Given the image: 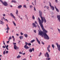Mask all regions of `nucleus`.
Returning a JSON list of instances; mask_svg holds the SVG:
<instances>
[{"mask_svg":"<svg viewBox=\"0 0 60 60\" xmlns=\"http://www.w3.org/2000/svg\"><path fill=\"white\" fill-rule=\"evenodd\" d=\"M39 12L40 16L41 18V20L39 18H38V21L39 20L38 22L39 24V25L41 26L42 30L45 32L44 33L46 34V33H48V31L46 30L44 28L42 23H43V22H45V23H46L47 21L45 18V17H42V11L41 10H39Z\"/></svg>","mask_w":60,"mask_h":60,"instance_id":"nucleus-1","label":"nucleus"},{"mask_svg":"<svg viewBox=\"0 0 60 60\" xmlns=\"http://www.w3.org/2000/svg\"><path fill=\"white\" fill-rule=\"evenodd\" d=\"M38 35H40V36H41L42 37H43L44 35V38L45 39H47V40L49 39V37L47 34L44 33L41 30L39 31Z\"/></svg>","mask_w":60,"mask_h":60,"instance_id":"nucleus-2","label":"nucleus"},{"mask_svg":"<svg viewBox=\"0 0 60 60\" xmlns=\"http://www.w3.org/2000/svg\"><path fill=\"white\" fill-rule=\"evenodd\" d=\"M49 5L50 6L51 9H52V11H54V10H55V8H54V7L53 6H52L51 5V3L50 2H49Z\"/></svg>","mask_w":60,"mask_h":60,"instance_id":"nucleus-3","label":"nucleus"},{"mask_svg":"<svg viewBox=\"0 0 60 60\" xmlns=\"http://www.w3.org/2000/svg\"><path fill=\"white\" fill-rule=\"evenodd\" d=\"M56 44L57 45V49L58 50L60 51V45H58V43H56Z\"/></svg>","mask_w":60,"mask_h":60,"instance_id":"nucleus-4","label":"nucleus"},{"mask_svg":"<svg viewBox=\"0 0 60 60\" xmlns=\"http://www.w3.org/2000/svg\"><path fill=\"white\" fill-rule=\"evenodd\" d=\"M2 4H3L4 5L6 6H8V4H7V3L5 1H4L3 3H2Z\"/></svg>","mask_w":60,"mask_h":60,"instance_id":"nucleus-5","label":"nucleus"},{"mask_svg":"<svg viewBox=\"0 0 60 60\" xmlns=\"http://www.w3.org/2000/svg\"><path fill=\"white\" fill-rule=\"evenodd\" d=\"M10 15L11 17L13 18H14L15 19V17L14 16V15L12 13H10Z\"/></svg>","mask_w":60,"mask_h":60,"instance_id":"nucleus-6","label":"nucleus"},{"mask_svg":"<svg viewBox=\"0 0 60 60\" xmlns=\"http://www.w3.org/2000/svg\"><path fill=\"white\" fill-rule=\"evenodd\" d=\"M57 17L59 22H60V15H57Z\"/></svg>","mask_w":60,"mask_h":60,"instance_id":"nucleus-7","label":"nucleus"},{"mask_svg":"<svg viewBox=\"0 0 60 60\" xmlns=\"http://www.w3.org/2000/svg\"><path fill=\"white\" fill-rule=\"evenodd\" d=\"M50 48V45H48V47L47 48V49L48 51H49V52H50V50H49V49Z\"/></svg>","mask_w":60,"mask_h":60,"instance_id":"nucleus-8","label":"nucleus"},{"mask_svg":"<svg viewBox=\"0 0 60 60\" xmlns=\"http://www.w3.org/2000/svg\"><path fill=\"white\" fill-rule=\"evenodd\" d=\"M36 39L37 41L38 42V43L39 44H41V43L40 42V41H39V40H38V38H37V37L36 38Z\"/></svg>","mask_w":60,"mask_h":60,"instance_id":"nucleus-9","label":"nucleus"},{"mask_svg":"<svg viewBox=\"0 0 60 60\" xmlns=\"http://www.w3.org/2000/svg\"><path fill=\"white\" fill-rule=\"evenodd\" d=\"M55 8L56 10L57 11V12H59V10H58V8H56V6H55Z\"/></svg>","mask_w":60,"mask_h":60,"instance_id":"nucleus-10","label":"nucleus"},{"mask_svg":"<svg viewBox=\"0 0 60 60\" xmlns=\"http://www.w3.org/2000/svg\"><path fill=\"white\" fill-rule=\"evenodd\" d=\"M24 47L25 49H28V48H29V47L27 45H25Z\"/></svg>","mask_w":60,"mask_h":60,"instance_id":"nucleus-11","label":"nucleus"},{"mask_svg":"<svg viewBox=\"0 0 60 60\" xmlns=\"http://www.w3.org/2000/svg\"><path fill=\"white\" fill-rule=\"evenodd\" d=\"M32 26H34V27H37V25H36V24L34 23H33Z\"/></svg>","mask_w":60,"mask_h":60,"instance_id":"nucleus-12","label":"nucleus"},{"mask_svg":"<svg viewBox=\"0 0 60 60\" xmlns=\"http://www.w3.org/2000/svg\"><path fill=\"white\" fill-rule=\"evenodd\" d=\"M11 3H16L17 1L15 0H12L11 2Z\"/></svg>","mask_w":60,"mask_h":60,"instance_id":"nucleus-13","label":"nucleus"},{"mask_svg":"<svg viewBox=\"0 0 60 60\" xmlns=\"http://www.w3.org/2000/svg\"><path fill=\"white\" fill-rule=\"evenodd\" d=\"M46 54L47 57V58H49V54L48 53V52H46Z\"/></svg>","mask_w":60,"mask_h":60,"instance_id":"nucleus-14","label":"nucleus"},{"mask_svg":"<svg viewBox=\"0 0 60 60\" xmlns=\"http://www.w3.org/2000/svg\"><path fill=\"white\" fill-rule=\"evenodd\" d=\"M22 7V5H19L17 8H18V9H20V8H21Z\"/></svg>","mask_w":60,"mask_h":60,"instance_id":"nucleus-15","label":"nucleus"},{"mask_svg":"<svg viewBox=\"0 0 60 60\" xmlns=\"http://www.w3.org/2000/svg\"><path fill=\"white\" fill-rule=\"evenodd\" d=\"M24 36L26 38H27V36H28V35L27 34H24Z\"/></svg>","mask_w":60,"mask_h":60,"instance_id":"nucleus-16","label":"nucleus"},{"mask_svg":"<svg viewBox=\"0 0 60 60\" xmlns=\"http://www.w3.org/2000/svg\"><path fill=\"white\" fill-rule=\"evenodd\" d=\"M0 22H0V23L1 24H2V25H3V24H4V22H3V21H1L0 20Z\"/></svg>","mask_w":60,"mask_h":60,"instance_id":"nucleus-17","label":"nucleus"},{"mask_svg":"<svg viewBox=\"0 0 60 60\" xmlns=\"http://www.w3.org/2000/svg\"><path fill=\"white\" fill-rule=\"evenodd\" d=\"M12 37L13 39V41H15V38H14V36H12Z\"/></svg>","mask_w":60,"mask_h":60,"instance_id":"nucleus-18","label":"nucleus"},{"mask_svg":"<svg viewBox=\"0 0 60 60\" xmlns=\"http://www.w3.org/2000/svg\"><path fill=\"white\" fill-rule=\"evenodd\" d=\"M18 10H16V15L18 16Z\"/></svg>","mask_w":60,"mask_h":60,"instance_id":"nucleus-19","label":"nucleus"},{"mask_svg":"<svg viewBox=\"0 0 60 60\" xmlns=\"http://www.w3.org/2000/svg\"><path fill=\"white\" fill-rule=\"evenodd\" d=\"M17 46L16 45H14V49H17Z\"/></svg>","mask_w":60,"mask_h":60,"instance_id":"nucleus-20","label":"nucleus"},{"mask_svg":"<svg viewBox=\"0 0 60 60\" xmlns=\"http://www.w3.org/2000/svg\"><path fill=\"white\" fill-rule=\"evenodd\" d=\"M34 41H35V40L34 39V40H33L31 41L30 42L31 43H33V42H34Z\"/></svg>","mask_w":60,"mask_h":60,"instance_id":"nucleus-21","label":"nucleus"},{"mask_svg":"<svg viewBox=\"0 0 60 60\" xmlns=\"http://www.w3.org/2000/svg\"><path fill=\"white\" fill-rule=\"evenodd\" d=\"M19 38L20 40H22L23 39V37L22 36H21L19 37Z\"/></svg>","mask_w":60,"mask_h":60,"instance_id":"nucleus-22","label":"nucleus"},{"mask_svg":"<svg viewBox=\"0 0 60 60\" xmlns=\"http://www.w3.org/2000/svg\"><path fill=\"white\" fill-rule=\"evenodd\" d=\"M29 52H32V49L31 48H30V49H29Z\"/></svg>","mask_w":60,"mask_h":60,"instance_id":"nucleus-23","label":"nucleus"},{"mask_svg":"<svg viewBox=\"0 0 60 60\" xmlns=\"http://www.w3.org/2000/svg\"><path fill=\"white\" fill-rule=\"evenodd\" d=\"M50 59V58H46V60H49Z\"/></svg>","mask_w":60,"mask_h":60,"instance_id":"nucleus-24","label":"nucleus"},{"mask_svg":"<svg viewBox=\"0 0 60 60\" xmlns=\"http://www.w3.org/2000/svg\"><path fill=\"white\" fill-rule=\"evenodd\" d=\"M20 57H21V56H19V55L17 56V58H20Z\"/></svg>","mask_w":60,"mask_h":60,"instance_id":"nucleus-25","label":"nucleus"},{"mask_svg":"<svg viewBox=\"0 0 60 60\" xmlns=\"http://www.w3.org/2000/svg\"><path fill=\"white\" fill-rule=\"evenodd\" d=\"M32 18L33 19H35V17L34 15L32 16Z\"/></svg>","mask_w":60,"mask_h":60,"instance_id":"nucleus-26","label":"nucleus"},{"mask_svg":"<svg viewBox=\"0 0 60 60\" xmlns=\"http://www.w3.org/2000/svg\"><path fill=\"white\" fill-rule=\"evenodd\" d=\"M23 7H24L25 8H27V7H26V5H23Z\"/></svg>","mask_w":60,"mask_h":60,"instance_id":"nucleus-27","label":"nucleus"},{"mask_svg":"<svg viewBox=\"0 0 60 60\" xmlns=\"http://www.w3.org/2000/svg\"><path fill=\"white\" fill-rule=\"evenodd\" d=\"M13 24L15 26H16V23L14 22V21H13Z\"/></svg>","mask_w":60,"mask_h":60,"instance_id":"nucleus-28","label":"nucleus"},{"mask_svg":"<svg viewBox=\"0 0 60 60\" xmlns=\"http://www.w3.org/2000/svg\"><path fill=\"white\" fill-rule=\"evenodd\" d=\"M52 47L53 48V49H54V47H55V45L54 44H52Z\"/></svg>","mask_w":60,"mask_h":60,"instance_id":"nucleus-29","label":"nucleus"},{"mask_svg":"<svg viewBox=\"0 0 60 60\" xmlns=\"http://www.w3.org/2000/svg\"><path fill=\"white\" fill-rule=\"evenodd\" d=\"M11 36L9 38L8 40L10 41V40H11Z\"/></svg>","mask_w":60,"mask_h":60,"instance_id":"nucleus-30","label":"nucleus"},{"mask_svg":"<svg viewBox=\"0 0 60 60\" xmlns=\"http://www.w3.org/2000/svg\"><path fill=\"white\" fill-rule=\"evenodd\" d=\"M9 29H10V28L8 26L7 28H6V30H9Z\"/></svg>","mask_w":60,"mask_h":60,"instance_id":"nucleus-31","label":"nucleus"},{"mask_svg":"<svg viewBox=\"0 0 60 60\" xmlns=\"http://www.w3.org/2000/svg\"><path fill=\"white\" fill-rule=\"evenodd\" d=\"M57 29L59 32V33H60V29H58V28H57Z\"/></svg>","mask_w":60,"mask_h":60,"instance_id":"nucleus-32","label":"nucleus"},{"mask_svg":"<svg viewBox=\"0 0 60 60\" xmlns=\"http://www.w3.org/2000/svg\"><path fill=\"white\" fill-rule=\"evenodd\" d=\"M25 44L26 45H25L27 46V45H28V43L27 42H25Z\"/></svg>","mask_w":60,"mask_h":60,"instance_id":"nucleus-33","label":"nucleus"},{"mask_svg":"<svg viewBox=\"0 0 60 60\" xmlns=\"http://www.w3.org/2000/svg\"><path fill=\"white\" fill-rule=\"evenodd\" d=\"M5 47H6V48H8V46H9L8 45H7L6 46V45H5Z\"/></svg>","mask_w":60,"mask_h":60,"instance_id":"nucleus-34","label":"nucleus"},{"mask_svg":"<svg viewBox=\"0 0 60 60\" xmlns=\"http://www.w3.org/2000/svg\"><path fill=\"white\" fill-rule=\"evenodd\" d=\"M28 46H31V43H28Z\"/></svg>","mask_w":60,"mask_h":60,"instance_id":"nucleus-35","label":"nucleus"},{"mask_svg":"<svg viewBox=\"0 0 60 60\" xmlns=\"http://www.w3.org/2000/svg\"><path fill=\"white\" fill-rule=\"evenodd\" d=\"M30 6V8H32L33 7V6L32 5Z\"/></svg>","mask_w":60,"mask_h":60,"instance_id":"nucleus-36","label":"nucleus"},{"mask_svg":"<svg viewBox=\"0 0 60 60\" xmlns=\"http://www.w3.org/2000/svg\"><path fill=\"white\" fill-rule=\"evenodd\" d=\"M0 1L2 4H3V3H4L3 1H2V0H0Z\"/></svg>","mask_w":60,"mask_h":60,"instance_id":"nucleus-37","label":"nucleus"},{"mask_svg":"<svg viewBox=\"0 0 60 60\" xmlns=\"http://www.w3.org/2000/svg\"><path fill=\"white\" fill-rule=\"evenodd\" d=\"M32 51H34V48H32Z\"/></svg>","mask_w":60,"mask_h":60,"instance_id":"nucleus-38","label":"nucleus"},{"mask_svg":"<svg viewBox=\"0 0 60 60\" xmlns=\"http://www.w3.org/2000/svg\"><path fill=\"white\" fill-rule=\"evenodd\" d=\"M46 8H47V9H48V10H49V7H48V6H46Z\"/></svg>","mask_w":60,"mask_h":60,"instance_id":"nucleus-39","label":"nucleus"},{"mask_svg":"<svg viewBox=\"0 0 60 60\" xmlns=\"http://www.w3.org/2000/svg\"><path fill=\"white\" fill-rule=\"evenodd\" d=\"M6 54L8 53V51H6L5 52Z\"/></svg>","mask_w":60,"mask_h":60,"instance_id":"nucleus-40","label":"nucleus"},{"mask_svg":"<svg viewBox=\"0 0 60 60\" xmlns=\"http://www.w3.org/2000/svg\"><path fill=\"white\" fill-rule=\"evenodd\" d=\"M5 21H7V22H8V20H7V19H5Z\"/></svg>","mask_w":60,"mask_h":60,"instance_id":"nucleus-41","label":"nucleus"},{"mask_svg":"<svg viewBox=\"0 0 60 60\" xmlns=\"http://www.w3.org/2000/svg\"><path fill=\"white\" fill-rule=\"evenodd\" d=\"M34 23H35L36 24H37L38 23H37V21H35Z\"/></svg>","mask_w":60,"mask_h":60,"instance_id":"nucleus-42","label":"nucleus"},{"mask_svg":"<svg viewBox=\"0 0 60 60\" xmlns=\"http://www.w3.org/2000/svg\"><path fill=\"white\" fill-rule=\"evenodd\" d=\"M36 30H34V33H36Z\"/></svg>","mask_w":60,"mask_h":60,"instance_id":"nucleus-43","label":"nucleus"},{"mask_svg":"<svg viewBox=\"0 0 60 60\" xmlns=\"http://www.w3.org/2000/svg\"><path fill=\"white\" fill-rule=\"evenodd\" d=\"M3 44L5 46V43H4V41H3Z\"/></svg>","mask_w":60,"mask_h":60,"instance_id":"nucleus-44","label":"nucleus"},{"mask_svg":"<svg viewBox=\"0 0 60 60\" xmlns=\"http://www.w3.org/2000/svg\"><path fill=\"white\" fill-rule=\"evenodd\" d=\"M5 51H4L3 52V55H5Z\"/></svg>","mask_w":60,"mask_h":60,"instance_id":"nucleus-45","label":"nucleus"},{"mask_svg":"<svg viewBox=\"0 0 60 60\" xmlns=\"http://www.w3.org/2000/svg\"><path fill=\"white\" fill-rule=\"evenodd\" d=\"M21 35H22L23 34V33L21 32Z\"/></svg>","mask_w":60,"mask_h":60,"instance_id":"nucleus-46","label":"nucleus"},{"mask_svg":"<svg viewBox=\"0 0 60 60\" xmlns=\"http://www.w3.org/2000/svg\"><path fill=\"white\" fill-rule=\"evenodd\" d=\"M13 44L14 45H15L16 44V43H15L13 42Z\"/></svg>","mask_w":60,"mask_h":60,"instance_id":"nucleus-47","label":"nucleus"},{"mask_svg":"<svg viewBox=\"0 0 60 60\" xmlns=\"http://www.w3.org/2000/svg\"><path fill=\"white\" fill-rule=\"evenodd\" d=\"M34 10L35 11H36V9H35V7H34Z\"/></svg>","mask_w":60,"mask_h":60,"instance_id":"nucleus-48","label":"nucleus"},{"mask_svg":"<svg viewBox=\"0 0 60 60\" xmlns=\"http://www.w3.org/2000/svg\"><path fill=\"white\" fill-rule=\"evenodd\" d=\"M41 42L42 44H43V45H44V42H42V41Z\"/></svg>","mask_w":60,"mask_h":60,"instance_id":"nucleus-49","label":"nucleus"},{"mask_svg":"<svg viewBox=\"0 0 60 60\" xmlns=\"http://www.w3.org/2000/svg\"><path fill=\"white\" fill-rule=\"evenodd\" d=\"M55 2L56 3H57V0H55Z\"/></svg>","mask_w":60,"mask_h":60,"instance_id":"nucleus-50","label":"nucleus"},{"mask_svg":"<svg viewBox=\"0 0 60 60\" xmlns=\"http://www.w3.org/2000/svg\"><path fill=\"white\" fill-rule=\"evenodd\" d=\"M3 16L4 17H5V14H3Z\"/></svg>","mask_w":60,"mask_h":60,"instance_id":"nucleus-51","label":"nucleus"},{"mask_svg":"<svg viewBox=\"0 0 60 60\" xmlns=\"http://www.w3.org/2000/svg\"><path fill=\"white\" fill-rule=\"evenodd\" d=\"M37 26L39 28H40V26H39L38 24L37 25Z\"/></svg>","mask_w":60,"mask_h":60,"instance_id":"nucleus-52","label":"nucleus"},{"mask_svg":"<svg viewBox=\"0 0 60 60\" xmlns=\"http://www.w3.org/2000/svg\"><path fill=\"white\" fill-rule=\"evenodd\" d=\"M2 47L3 48H4V49L5 47L4 46V45L2 46Z\"/></svg>","mask_w":60,"mask_h":60,"instance_id":"nucleus-53","label":"nucleus"},{"mask_svg":"<svg viewBox=\"0 0 60 60\" xmlns=\"http://www.w3.org/2000/svg\"><path fill=\"white\" fill-rule=\"evenodd\" d=\"M19 54H22V53L21 52H19Z\"/></svg>","mask_w":60,"mask_h":60,"instance_id":"nucleus-54","label":"nucleus"},{"mask_svg":"<svg viewBox=\"0 0 60 60\" xmlns=\"http://www.w3.org/2000/svg\"><path fill=\"white\" fill-rule=\"evenodd\" d=\"M16 35L17 36H18L19 35V34H16Z\"/></svg>","mask_w":60,"mask_h":60,"instance_id":"nucleus-55","label":"nucleus"},{"mask_svg":"<svg viewBox=\"0 0 60 60\" xmlns=\"http://www.w3.org/2000/svg\"><path fill=\"white\" fill-rule=\"evenodd\" d=\"M25 17H26L27 19H28V18H27V16H26V15H25Z\"/></svg>","mask_w":60,"mask_h":60,"instance_id":"nucleus-56","label":"nucleus"},{"mask_svg":"<svg viewBox=\"0 0 60 60\" xmlns=\"http://www.w3.org/2000/svg\"><path fill=\"white\" fill-rule=\"evenodd\" d=\"M9 41H10L9 40V41H7V43H9Z\"/></svg>","mask_w":60,"mask_h":60,"instance_id":"nucleus-57","label":"nucleus"},{"mask_svg":"<svg viewBox=\"0 0 60 60\" xmlns=\"http://www.w3.org/2000/svg\"><path fill=\"white\" fill-rule=\"evenodd\" d=\"M9 30H7V31L6 32L7 33H8V31Z\"/></svg>","mask_w":60,"mask_h":60,"instance_id":"nucleus-58","label":"nucleus"},{"mask_svg":"<svg viewBox=\"0 0 60 60\" xmlns=\"http://www.w3.org/2000/svg\"><path fill=\"white\" fill-rule=\"evenodd\" d=\"M47 55V54H45V56L46 57V56H47V55Z\"/></svg>","mask_w":60,"mask_h":60,"instance_id":"nucleus-59","label":"nucleus"},{"mask_svg":"<svg viewBox=\"0 0 60 60\" xmlns=\"http://www.w3.org/2000/svg\"><path fill=\"white\" fill-rule=\"evenodd\" d=\"M32 4L33 5H34V4H33V2H32Z\"/></svg>","mask_w":60,"mask_h":60,"instance_id":"nucleus-60","label":"nucleus"},{"mask_svg":"<svg viewBox=\"0 0 60 60\" xmlns=\"http://www.w3.org/2000/svg\"><path fill=\"white\" fill-rule=\"evenodd\" d=\"M20 40H19V41L18 42V43H20Z\"/></svg>","mask_w":60,"mask_h":60,"instance_id":"nucleus-61","label":"nucleus"},{"mask_svg":"<svg viewBox=\"0 0 60 60\" xmlns=\"http://www.w3.org/2000/svg\"><path fill=\"white\" fill-rule=\"evenodd\" d=\"M3 19H4V20H5V18H4V17H3Z\"/></svg>","mask_w":60,"mask_h":60,"instance_id":"nucleus-62","label":"nucleus"},{"mask_svg":"<svg viewBox=\"0 0 60 60\" xmlns=\"http://www.w3.org/2000/svg\"><path fill=\"white\" fill-rule=\"evenodd\" d=\"M20 18V19H22V20L23 19H22V18Z\"/></svg>","mask_w":60,"mask_h":60,"instance_id":"nucleus-63","label":"nucleus"},{"mask_svg":"<svg viewBox=\"0 0 60 60\" xmlns=\"http://www.w3.org/2000/svg\"><path fill=\"white\" fill-rule=\"evenodd\" d=\"M22 55H25V53H23V54H22Z\"/></svg>","mask_w":60,"mask_h":60,"instance_id":"nucleus-64","label":"nucleus"}]
</instances>
